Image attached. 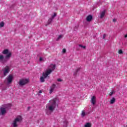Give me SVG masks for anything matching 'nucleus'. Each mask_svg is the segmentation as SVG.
Here are the masks:
<instances>
[{"label": "nucleus", "instance_id": "nucleus-7", "mask_svg": "<svg viewBox=\"0 0 127 127\" xmlns=\"http://www.w3.org/2000/svg\"><path fill=\"white\" fill-rule=\"evenodd\" d=\"M9 71H10V69L8 66H5L4 68L2 69V71L3 73V75L4 77L7 75L9 73Z\"/></svg>", "mask_w": 127, "mask_h": 127}, {"label": "nucleus", "instance_id": "nucleus-19", "mask_svg": "<svg viewBox=\"0 0 127 127\" xmlns=\"http://www.w3.org/2000/svg\"><path fill=\"white\" fill-rule=\"evenodd\" d=\"M67 124L68 122H67V121L65 120L64 121V127H67Z\"/></svg>", "mask_w": 127, "mask_h": 127}, {"label": "nucleus", "instance_id": "nucleus-20", "mask_svg": "<svg viewBox=\"0 0 127 127\" xmlns=\"http://www.w3.org/2000/svg\"><path fill=\"white\" fill-rule=\"evenodd\" d=\"M62 37H63V35H60L58 38L57 39V41H58V40H59L60 39H61V38H62Z\"/></svg>", "mask_w": 127, "mask_h": 127}, {"label": "nucleus", "instance_id": "nucleus-23", "mask_svg": "<svg viewBox=\"0 0 127 127\" xmlns=\"http://www.w3.org/2000/svg\"><path fill=\"white\" fill-rule=\"evenodd\" d=\"M39 61L40 62H41L42 61H45V59H43L42 58H41V57H40V59H39Z\"/></svg>", "mask_w": 127, "mask_h": 127}, {"label": "nucleus", "instance_id": "nucleus-31", "mask_svg": "<svg viewBox=\"0 0 127 127\" xmlns=\"http://www.w3.org/2000/svg\"><path fill=\"white\" fill-rule=\"evenodd\" d=\"M30 109V107H28V111H29Z\"/></svg>", "mask_w": 127, "mask_h": 127}, {"label": "nucleus", "instance_id": "nucleus-18", "mask_svg": "<svg viewBox=\"0 0 127 127\" xmlns=\"http://www.w3.org/2000/svg\"><path fill=\"white\" fill-rule=\"evenodd\" d=\"M116 102V99H115V98H113L111 101H110V104L111 105H113V104H114V103H115Z\"/></svg>", "mask_w": 127, "mask_h": 127}, {"label": "nucleus", "instance_id": "nucleus-29", "mask_svg": "<svg viewBox=\"0 0 127 127\" xmlns=\"http://www.w3.org/2000/svg\"><path fill=\"white\" fill-rule=\"evenodd\" d=\"M58 82H62V79H61V78H59V79H58Z\"/></svg>", "mask_w": 127, "mask_h": 127}, {"label": "nucleus", "instance_id": "nucleus-11", "mask_svg": "<svg viewBox=\"0 0 127 127\" xmlns=\"http://www.w3.org/2000/svg\"><path fill=\"white\" fill-rule=\"evenodd\" d=\"M92 19H93V16L92 15H88L86 18V20L88 22L91 21Z\"/></svg>", "mask_w": 127, "mask_h": 127}, {"label": "nucleus", "instance_id": "nucleus-6", "mask_svg": "<svg viewBox=\"0 0 127 127\" xmlns=\"http://www.w3.org/2000/svg\"><path fill=\"white\" fill-rule=\"evenodd\" d=\"M29 82V80L26 78H22L20 79L18 82V84L20 87H23V86H25L26 84H28Z\"/></svg>", "mask_w": 127, "mask_h": 127}, {"label": "nucleus", "instance_id": "nucleus-15", "mask_svg": "<svg viewBox=\"0 0 127 127\" xmlns=\"http://www.w3.org/2000/svg\"><path fill=\"white\" fill-rule=\"evenodd\" d=\"M53 20V19H52V18H50V19H49L48 21V24H46V25H49V24H50L51 23V22H52V21Z\"/></svg>", "mask_w": 127, "mask_h": 127}, {"label": "nucleus", "instance_id": "nucleus-32", "mask_svg": "<svg viewBox=\"0 0 127 127\" xmlns=\"http://www.w3.org/2000/svg\"><path fill=\"white\" fill-rule=\"evenodd\" d=\"M125 38H127V34L125 36Z\"/></svg>", "mask_w": 127, "mask_h": 127}, {"label": "nucleus", "instance_id": "nucleus-5", "mask_svg": "<svg viewBox=\"0 0 127 127\" xmlns=\"http://www.w3.org/2000/svg\"><path fill=\"white\" fill-rule=\"evenodd\" d=\"M11 107L10 104H6L0 108V115L4 116L6 114V111Z\"/></svg>", "mask_w": 127, "mask_h": 127}, {"label": "nucleus", "instance_id": "nucleus-3", "mask_svg": "<svg viewBox=\"0 0 127 127\" xmlns=\"http://www.w3.org/2000/svg\"><path fill=\"white\" fill-rule=\"evenodd\" d=\"M22 122V117L20 116H17L12 122L11 126L12 127H17L18 125Z\"/></svg>", "mask_w": 127, "mask_h": 127}, {"label": "nucleus", "instance_id": "nucleus-26", "mask_svg": "<svg viewBox=\"0 0 127 127\" xmlns=\"http://www.w3.org/2000/svg\"><path fill=\"white\" fill-rule=\"evenodd\" d=\"M119 54H123V50H120L119 51Z\"/></svg>", "mask_w": 127, "mask_h": 127}, {"label": "nucleus", "instance_id": "nucleus-4", "mask_svg": "<svg viewBox=\"0 0 127 127\" xmlns=\"http://www.w3.org/2000/svg\"><path fill=\"white\" fill-rule=\"evenodd\" d=\"M56 67V65H55V64H51L50 68H48L45 72H43V75L44 77H45V78H47V77H48V75L51 74L52 71L55 70Z\"/></svg>", "mask_w": 127, "mask_h": 127}, {"label": "nucleus", "instance_id": "nucleus-13", "mask_svg": "<svg viewBox=\"0 0 127 127\" xmlns=\"http://www.w3.org/2000/svg\"><path fill=\"white\" fill-rule=\"evenodd\" d=\"M45 78H45L44 76H43V73L42 76L40 77V81L41 82V83H44L45 81L44 79Z\"/></svg>", "mask_w": 127, "mask_h": 127}, {"label": "nucleus", "instance_id": "nucleus-1", "mask_svg": "<svg viewBox=\"0 0 127 127\" xmlns=\"http://www.w3.org/2000/svg\"><path fill=\"white\" fill-rule=\"evenodd\" d=\"M56 101H57V99L54 98L53 100H50L49 103L46 105L45 112L46 114L48 116L51 115V113L55 111L56 106H58V105L56 104Z\"/></svg>", "mask_w": 127, "mask_h": 127}, {"label": "nucleus", "instance_id": "nucleus-10", "mask_svg": "<svg viewBox=\"0 0 127 127\" xmlns=\"http://www.w3.org/2000/svg\"><path fill=\"white\" fill-rule=\"evenodd\" d=\"M91 103L93 105V106H94V105H96V96H93L91 98Z\"/></svg>", "mask_w": 127, "mask_h": 127}, {"label": "nucleus", "instance_id": "nucleus-27", "mask_svg": "<svg viewBox=\"0 0 127 127\" xmlns=\"http://www.w3.org/2000/svg\"><path fill=\"white\" fill-rule=\"evenodd\" d=\"M63 53H66V49H64L63 50Z\"/></svg>", "mask_w": 127, "mask_h": 127}, {"label": "nucleus", "instance_id": "nucleus-33", "mask_svg": "<svg viewBox=\"0 0 127 127\" xmlns=\"http://www.w3.org/2000/svg\"><path fill=\"white\" fill-rule=\"evenodd\" d=\"M39 93H42L41 91L40 90V91H39Z\"/></svg>", "mask_w": 127, "mask_h": 127}, {"label": "nucleus", "instance_id": "nucleus-25", "mask_svg": "<svg viewBox=\"0 0 127 127\" xmlns=\"http://www.w3.org/2000/svg\"><path fill=\"white\" fill-rule=\"evenodd\" d=\"M55 16H56V13H54V15L52 16L51 18H52V19H54V17H55Z\"/></svg>", "mask_w": 127, "mask_h": 127}, {"label": "nucleus", "instance_id": "nucleus-9", "mask_svg": "<svg viewBox=\"0 0 127 127\" xmlns=\"http://www.w3.org/2000/svg\"><path fill=\"white\" fill-rule=\"evenodd\" d=\"M55 88H56V84H53L51 86L49 93L51 94L52 93H53V92H54V90H55Z\"/></svg>", "mask_w": 127, "mask_h": 127}, {"label": "nucleus", "instance_id": "nucleus-16", "mask_svg": "<svg viewBox=\"0 0 127 127\" xmlns=\"http://www.w3.org/2000/svg\"><path fill=\"white\" fill-rule=\"evenodd\" d=\"M86 115H87V113H86V112H85V110H83L81 112L82 118H84V117H85V116H86Z\"/></svg>", "mask_w": 127, "mask_h": 127}, {"label": "nucleus", "instance_id": "nucleus-14", "mask_svg": "<svg viewBox=\"0 0 127 127\" xmlns=\"http://www.w3.org/2000/svg\"><path fill=\"white\" fill-rule=\"evenodd\" d=\"M105 13H106V11L105 10L102 11L100 14V18H103V17L105 16Z\"/></svg>", "mask_w": 127, "mask_h": 127}, {"label": "nucleus", "instance_id": "nucleus-17", "mask_svg": "<svg viewBox=\"0 0 127 127\" xmlns=\"http://www.w3.org/2000/svg\"><path fill=\"white\" fill-rule=\"evenodd\" d=\"M92 127V125L90 123H87L84 126V127Z\"/></svg>", "mask_w": 127, "mask_h": 127}, {"label": "nucleus", "instance_id": "nucleus-8", "mask_svg": "<svg viewBox=\"0 0 127 127\" xmlns=\"http://www.w3.org/2000/svg\"><path fill=\"white\" fill-rule=\"evenodd\" d=\"M7 82L8 84H10L11 82H12V80H13V75L10 74L6 78Z\"/></svg>", "mask_w": 127, "mask_h": 127}, {"label": "nucleus", "instance_id": "nucleus-30", "mask_svg": "<svg viewBox=\"0 0 127 127\" xmlns=\"http://www.w3.org/2000/svg\"><path fill=\"white\" fill-rule=\"evenodd\" d=\"M117 21V19H113V22H116Z\"/></svg>", "mask_w": 127, "mask_h": 127}, {"label": "nucleus", "instance_id": "nucleus-28", "mask_svg": "<svg viewBox=\"0 0 127 127\" xmlns=\"http://www.w3.org/2000/svg\"><path fill=\"white\" fill-rule=\"evenodd\" d=\"M106 36H107V35H106V34H104V35H103V39H105V38H106Z\"/></svg>", "mask_w": 127, "mask_h": 127}, {"label": "nucleus", "instance_id": "nucleus-22", "mask_svg": "<svg viewBox=\"0 0 127 127\" xmlns=\"http://www.w3.org/2000/svg\"><path fill=\"white\" fill-rule=\"evenodd\" d=\"M114 94H115V91L113 90V91H112L110 93L109 95H110V96H113V95H114Z\"/></svg>", "mask_w": 127, "mask_h": 127}, {"label": "nucleus", "instance_id": "nucleus-12", "mask_svg": "<svg viewBox=\"0 0 127 127\" xmlns=\"http://www.w3.org/2000/svg\"><path fill=\"white\" fill-rule=\"evenodd\" d=\"M80 70H81L80 68H78L76 69H75V71L73 73L74 76H77V74L78 72H79V71H80Z\"/></svg>", "mask_w": 127, "mask_h": 127}, {"label": "nucleus", "instance_id": "nucleus-2", "mask_svg": "<svg viewBox=\"0 0 127 127\" xmlns=\"http://www.w3.org/2000/svg\"><path fill=\"white\" fill-rule=\"evenodd\" d=\"M2 54L6 55V56L3 57L2 55H0V63H2L3 64H4L6 62H7V60L10 58V56H11V53H8V50H4L2 52Z\"/></svg>", "mask_w": 127, "mask_h": 127}, {"label": "nucleus", "instance_id": "nucleus-21", "mask_svg": "<svg viewBox=\"0 0 127 127\" xmlns=\"http://www.w3.org/2000/svg\"><path fill=\"white\" fill-rule=\"evenodd\" d=\"M3 26H4V23L3 22L0 23V27H3Z\"/></svg>", "mask_w": 127, "mask_h": 127}, {"label": "nucleus", "instance_id": "nucleus-24", "mask_svg": "<svg viewBox=\"0 0 127 127\" xmlns=\"http://www.w3.org/2000/svg\"><path fill=\"white\" fill-rule=\"evenodd\" d=\"M79 47H81V48H83V49H85L86 48V46H83L82 45H79Z\"/></svg>", "mask_w": 127, "mask_h": 127}]
</instances>
